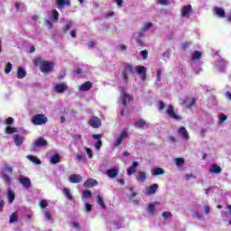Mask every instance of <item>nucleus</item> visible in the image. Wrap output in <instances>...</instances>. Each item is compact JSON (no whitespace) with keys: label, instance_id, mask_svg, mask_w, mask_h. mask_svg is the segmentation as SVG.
Wrapping results in <instances>:
<instances>
[{"label":"nucleus","instance_id":"4","mask_svg":"<svg viewBox=\"0 0 231 231\" xmlns=\"http://www.w3.org/2000/svg\"><path fill=\"white\" fill-rule=\"evenodd\" d=\"M127 136H128L127 130L123 129L118 138L114 142V147H120V145H122L124 140H125Z\"/></svg>","mask_w":231,"mask_h":231},{"label":"nucleus","instance_id":"28","mask_svg":"<svg viewBox=\"0 0 231 231\" xmlns=\"http://www.w3.org/2000/svg\"><path fill=\"white\" fill-rule=\"evenodd\" d=\"M7 198L9 203H14V201H15V193L11 189H8L7 190Z\"/></svg>","mask_w":231,"mask_h":231},{"label":"nucleus","instance_id":"1","mask_svg":"<svg viewBox=\"0 0 231 231\" xmlns=\"http://www.w3.org/2000/svg\"><path fill=\"white\" fill-rule=\"evenodd\" d=\"M33 64L36 67L39 66V69L42 73H50V71L53 70V66H55L53 61L44 60L42 58H36L33 60Z\"/></svg>","mask_w":231,"mask_h":231},{"label":"nucleus","instance_id":"54","mask_svg":"<svg viewBox=\"0 0 231 231\" xmlns=\"http://www.w3.org/2000/svg\"><path fill=\"white\" fill-rule=\"evenodd\" d=\"M158 106L160 111H163L165 109V103H163V101H159Z\"/></svg>","mask_w":231,"mask_h":231},{"label":"nucleus","instance_id":"11","mask_svg":"<svg viewBox=\"0 0 231 231\" xmlns=\"http://www.w3.org/2000/svg\"><path fill=\"white\" fill-rule=\"evenodd\" d=\"M208 172H210V174H221L223 172V169L219 167V165L214 163L209 167Z\"/></svg>","mask_w":231,"mask_h":231},{"label":"nucleus","instance_id":"32","mask_svg":"<svg viewBox=\"0 0 231 231\" xmlns=\"http://www.w3.org/2000/svg\"><path fill=\"white\" fill-rule=\"evenodd\" d=\"M26 77V70L23 67L18 68L17 79H24Z\"/></svg>","mask_w":231,"mask_h":231},{"label":"nucleus","instance_id":"26","mask_svg":"<svg viewBox=\"0 0 231 231\" xmlns=\"http://www.w3.org/2000/svg\"><path fill=\"white\" fill-rule=\"evenodd\" d=\"M17 221H19V214H17V211H15L11 214L9 217V223L12 225L14 223H17Z\"/></svg>","mask_w":231,"mask_h":231},{"label":"nucleus","instance_id":"16","mask_svg":"<svg viewBox=\"0 0 231 231\" xmlns=\"http://www.w3.org/2000/svg\"><path fill=\"white\" fill-rule=\"evenodd\" d=\"M14 142L16 145V147H21V145H23V143H24V137H23V135L21 134H14Z\"/></svg>","mask_w":231,"mask_h":231},{"label":"nucleus","instance_id":"24","mask_svg":"<svg viewBox=\"0 0 231 231\" xmlns=\"http://www.w3.org/2000/svg\"><path fill=\"white\" fill-rule=\"evenodd\" d=\"M93 88L91 81H87L79 86V91H89Z\"/></svg>","mask_w":231,"mask_h":231},{"label":"nucleus","instance_id":"14","mask_svg":"<svg viewBox=\"0 0 231 231\" xmlns=\"http://www.w3.org/2000/svg\"><path fill=\"white\" fill-rule=\"evenodd\" d=\"M192 12V5H184L181 9L182 17H190V13Z\"/></svg>","mask_w":231,"mask_h":231},{"label":"nucleus","instance_id":"33","mask_svg":"<svg viewBox=\"0 0 231 231\" xmlns=\"http://www.w3.org/2000/svg\"><path fill=\"white\" fill-rule=\"evenodd\" d=\"M27 158L30 160V162H32V163H35L36 165H41L42 163L37 156L28 155Z\"/></svg>","mask_w":231,"mask_h":231},{"label":"nucleus","instance_id":"37","mask_svg":"<svg viewBox=\"0 0 231 231\" xmlns=\"http://www.w3.org/2000/svg\"><path fill=\"white\" fill-rule=\"evenodd\" d=\"M72 26L71 22L67 21L65 23V25L62 27V33H66V32H68V30H69Z\"/></svg>","mask_w":231,"mask_h":231},{"label":"nucleus","instance_id":"51","mask_svg":"<svg viewBox=\"0 0 231 231\" xmlns=\"http://www.w3.org/2000/svg\"><path fill=\"white\" fill-rule=\"evenodd\" d=\"M45 24H46L47 28H49L50 30H51V28H53V22L51 19L46 20Z\"/></svg>","mask_w":231,"mask_h":231},{"label":"nucleus","instance_id":"22","mask_svg":"<svg viewBox=\"0 0 231 231\" xmlns=\"http://www.w3.org/2000/svg\"><path fill=\"white\" fill-rule=\"evenodd\" d=\"M213 12L214 14L217 15V17H219L220 19H224V17L226 16L225 9H223V7H215Z\"/></svg>","mask_w":231,"mask_h":231},{"label":"nucleus","instance_id":"61","mask_svg":"<svg viewBox=\"0 0 231 231\" xmlns=\"http://www.w3.org/2000/svg\"><path fill=\"white\" fill-rule=\"evenodd\" d=\"M44 216L48 221H51V214L50 212H45Z\"/></svg>","mask_w":231,"mask_h":231},{"label":"nucleus","instance_id":"42","mask_svg":"<svg viewBox=\"0 0 231 231\" xmlns=\"http://www.w3.org/2000/svg\"><path fill=\"white\" fill-rule=\"evenodd\" d=\"M175 163H176L177 167H182L185 164V159L176 158L175 159Z\"/></svg>","mask_w":231,"mask_h":231},{"label":"nucleus","instance_id":"8","mask_svg":"<svg viewBox=\"0 0 231 231\" xmlns=\"http://www.w3.org/2000/svg\"><path fill=\"white\" fill-rule=\"evenodd\" d=\"M92 138H94V140H97L96 144H95V150L96 151H100V149L102 148V134H92Z\"/></svg>","mask_w":231,"mask_h":231},{"label":"nucleus","instance_id":"39","mask_svg":"<svg viewBox=\"0 0 231 231\" xmlns=\"http://www.w3.org/2000/svg\"><path fill=\"white\" fill-rule=\"evenodd\" d=\"M91 196H93V193H91V191L88 189H86L82 192V198H84L85 199H89Z\"/></svg>","mask_w":231,"mask_h":231},{"label":"nucleus","instance_id":"53","mask_svg":"<svg viewBox=\"0 0 231 231\" xmlns=\"http://www.w3.org/2000/svg\"><path fill=\"white\" fill-rule=\"evenodd\" d=\"M193 106H196V99L194 97L191 98V101L187 105V107L188 109H190V107H193Z\"/></svg>","mask_w":231,"mask_h":231},{"label":"nucleus","instance_id":"64","mask_svg":"<svg viewBox=\"0 0 231 231\" xmlns=\"http://www.w3.org/2000/svg\"><path fill=\"white\" fill-rule=\"evenodd\" d=\"M226 97L231 101V93L230 91L226 92Z\"/></svg>","mask_w":231,"mask_h":231},{"label":"nucleus","instance_id":"48","mask_svg":"<svg viewBox=\"0 0 231 231\" xmlns=\"http://www.w3.org/2000/svg\"><path fill=\"white\" fill-rule=\"evenodd\" d=\"M121 79H123V82L125 84H127V72L123 70V72L121 73Z\"/></svg>","mask_w":231,"mask_h":231},{"label":"nucleus","instance_id":"19","mask_svg":"<svg viewBox=\"0 0 231 231\" xmlns=\"http://www.w3.org/2000/svg\"><path fill=\"white\" fill-rule=\"evenodd\" d=\"M32 145L33 147H46V145H48V141L44 138H38L33 142Z\"/></svg>","mask_w":231,"mask_h":231},{"label":"nucleus","instance_id":"5","mask_svg":"<svg viewBox=\"0 0 231 231\" xmlns=\"http://www.w3.org/2000/svg\"><path fill=\"white\" fill-rule=\"evenodd\" d=\"M166 113L168 116H170V118H172V120H181V116L176 114V111L174 110V106L172 105L167 106Z\"/></svg>","mask_w":231,"mask_h":231},{"label":"nucleus","instance_id":"12","mask_svg":"<svg viewBox=\"0 0 231 231\" xmlns=\"http://www.w3.org/2000/svg\"><path fill=\"white\" fill-rule=\"evenodd\" d=\"M136 171H138V162L134 161L127 169V176H133L134 174H136Z\"/></svg>","mask_w":231,"mask_h":231},{"label":"nucleus","instance_id":"62","mask_svg":"<svg viewBox=\"0 0 231 231\" xmlns=\"http://www.w3.org/2000/svg\"><path fill=\"white\" fill-rule=\"evenodd\" d=\"M82 69L80 68H77L75 70H74V73H76L77 75H82Z\"/></svg>","mask_w":231,"mask_h":231},{"label":"nucleus","instance_id":"36","mask_svg":"<svg viewBox=\"0 0 231 231\" xmlns=\"http://www.w3.org/2000/svg\"><path fill=\"white\" fill-rule=\"evenodd\" d=\"M199 59H201V51H196L192 54L191 60H199Z\"/></svg>","mask_w":231,"mask_h":231},{"label":"nucleus","instance_id":"17","mask_svg":"<svg viewBox=\"0 0 231 231\" xmlns=\"http://www.w3.org/2000/svg\"><path fill=\"white\" fill-rule=\"evenodd\" d=\"M147 180V172L145 171H138L136 176V181L138 183H143Z\"/></svg>","mask_w":231,"mask_h":231},{"label":"nucleus","instance_id":"9","mask_svg":"<svg viewBox=\"0 0 231 231\" xmlns=\"http://www.w3.org/2000/svg\"><path fill=\"white\" fill-rule=\"evenodd\" d=\"M134 125L137 127V129H149V124H146L143 119H138L134 123Z\"/></svg>","mask_w":231,"mask_h":231},{"label":"nucleus","instance_id":"52","mask_svg":"<svg viewBox=\"0 0 231 231\" xmlns=\"http://www.w3.org/2000/svg\"><path fill=\"white\" fill-rule=\"evenodd\" d=\"M218 118H219V122H220V123H223V122H225V121L226 120L227 116H226V115H225V114H220V115L218 116Z\"/></svg>","mask_w":231,"mask_h":231},{"label":"nucleus","instance_id":"31","mask_svg":"<svg viewBox=\"0 0 231 231\" xmlns=\"http://www.w3.org/2000/svg\"><path fill=\"white\" fill-rule=\"evenodd\" d=\"M49 19L54 23L59 21V11H57V9H53L51 11V16Z\"/></svg>","mask_w":231,"mask_h":231},{"label":"nucleus","instance_id":"55","mask_svg":"<svg viewBox=\"0 0 231 231\" xmlns=\"http://www.w3.org/2000/svg\"><path fill=\"white\" fill-rule=\"evenodd\" d=\"M5 125H14V118H13V117H8V118L5 120Z\"/></svg>","mask_w":231,"mask_h":231},{"label":"nucleus","instance_id":"7","mask_svg":"<svg viewBox=\"0 0 231 231\" xmlns=\"http://www.w3.org/2000/svg\"><path fill=\"white\" fill-rule=\"evenodd\" d=\"M137 75H141V79L143 82H145L147 79V69L143 66H136L134 68Z\"/></svg>","mask_w":231,"mask_h":231},{"label":"nucleus","instance_id":"20","mask_svg":"<svg viewBox=\"0 0 231 231\" xmlns=\"http://www.w3.org/2000/svg\"><path fill=\"white\" fill-rule=\"evenodd\" d=\"M69 183H80L82 181V176L80 174H72L69 178Z\"/></svg>","mask_w":231,"mask_h":231},{"label":"nucleus","instance_id":"10","mask_svg":"<svg viewBox=\"0 0 231 231\" xmlns=\"http://www.w3.org/2000/svg\"><path fill=\"white\" fill-rule=\"evenodd\" d=\"M178 134L181 136L184 140H190V135H189V132L185 126H180L178 129Z\"/></svg>","mask_w":231,"mask_h":231},{"label":"nucleus","instance_id":"50","mask_svg":"<svg viewBox=\"0 0 231 231\" xmlns=\"http://www.w3.org/2000/svg\"><path fill=\"white\" fill-rule=\"evenodd\" d=\"M10 71H12V63L8 62L5 69V73H6L8 75V73H10Z\"/></svg>","mask_w":231,"mask_h":231},{"label":"nucleus","instance_id":"46","mask_svg":"<svg viewBox=\"0 0 231 231\" xmlns=\"http://www.w3.org/2000/svg\"><path fill=\"white\" fill-rule=\"evenodd\" d=\"M140 53L143 60H147V59H149V51H147V50L142 51Z\"/></svg>","mask_w":231,"mask_h":231},{"label":"nucleus","instance_id":"40","mask_svg":"<svg viewBox=\"0 0 231 231\" xmlns=\"http://www.w3.org/2000/svg\"><path fill=\"white\" fill-rule=\"evenodd\" d=\"M5 133L6 134H13V133H17V128L8 125L5 128Z\"/></svg>","mask_w":231,"mask_h":231},{"label":"nucleus","instance_id":"30","mask_svg":"<svg viewBox=\"0 0 231 231\" xmlns=\"http://www.w3.org/2000/svg\"><path fill=\"white\" fill-rule=\"evenodd\" d=\"M124 70L130 75H134V67L132 64L126 63Z\"/></svg>","mask_w":231,"mask_h":231},{"label":"nucleus","instance_id":"59","mask_svg":"<svg viewBox=\"0 0 231 231\" xmlns=\"http://www.w3.org/2000/svg\"><path fill=\"white\" fill-rule=\"evenodd\" d=\"M162 80V69L157 70V81L160 82Z\"/></svg>","mask_w":231,"mask_h":231},{"label":"nucleus","instance_id":"35","mask_svg":"<svg viewBox=\"0 0 231 231\" xmlns=\"http://www.w3.org/2000/svg\"><path fill=\"white\" fill-rule=\"evenodd\" d=\"M64 196H66V198L71 201V199H73V196L71 195V192H69V190L68 189V188H64L62 190Z\"/></svg>","mask_w":231,"mask_h":231},{"label":"nucleus","instance_id":"15","mask_svg":"<svg viewBox=\"0 0 231 231\" xmlns=\"http://www.w3.org/2000/svg\"><path fill=\"white\" fill-rule=\"evenodd\" d=\"M57 8L62 10L65 6H71V2L69 0H57Z\"/></svg>","mask_w":231,"mask_h":231},{"label":"nucleus","instance_id":"27","mask_svg":"<svg viewBox=\"0 0 231 231\" xmlns=\"http://www.w3.org/2000/svg\"><path fill=\"white\" fill-rule=\"evenodd\" d=\"M162 174H165V170L162 168L152 169V176H162Z\"/></svg>","mask_w":231,"mask_h":231},{"label":"nucleus","instance_id":"25","mask_svg":"<svg viewBox=\"0 0 231 231\" xmlns=\"http://www.w3.org/2000/svg\"><path fill=\"white\" fill-rule=\"evenodd\" d=\"M106 175L108 178L115 179L116 176H118V170L117 169H108L106 170Z\"/></svg>","mask_w":231,"mask_h":231},{"label":"nucleus","instance_id":"41","mask_svg":"<svg viewBox=\"0 0 231 231\" xmlns=\"http://www.w3.org/2000/svg\"><path fill=\"white\" fill-rule=\"evenodd\" d=\"M97 204L100 205L101 208H106V204L104 203V199H102V196L97 195Z\"/></svg>","mask_w":231,"mask_h":231},{"label":"nucleus","instance_id":"63","mask_svg":"<svg viewBox=\"0 0 231 231\" xmlns=\"http://www.w3.org/2000/svg\"><path fill=\"white\" fill-rule=\"evenodd\" d=\"M199 134H201V135L207 134V129L201 128V129L199 130Z\"/></svg>","mask_w":231,"mask_h":231},{"label":"nucleus","instance_id":"58","mask_svg":"<svg viewBox=\"0 0 231 231\" xmlns=\"http://www.w3.org/2000/svg\"><path fill=\"white\" fill-rule=\"evenodd\" d=\"M72 226H74L76 230H80V224H79V222H72Z\"/></svg>","mask_w":231,"mask_h":231},{"label":"nucleus","instance_id":"29","mask_svg":"<svg viewBox=\"0 0 231 231\" xmlns=\"http://www.w3.org/2000/svg\"><path fill=\"white\" fill-rule=\"evenodd\" d=\"M50 162L53 165H56V163H60V155H59V153L51 155V159H50Z\"/></svg>","mask_w":231,"mask_h":231},{"label":"nucleus","instance_id":"43","mask_svg":"<svg viewBox=\"0 0 231 231\" xmlns=\"http://www.w3.org/2000/svg\"><path fill=\"white\" fill-rule=\"evenodd\" d=\"M2 178H3L4 181H6V183H8V185H10V183H12V177H10L8 174H3Z\"/></svg>","mask_w":231,"mask_h":231},{"label":"nucleus","instance_id":"38","mask_svg":"<svg viewBox=\"0 0 231 231\" xmlns=\"http://www.w3.org/2000/svg\"><path fill=\"white\" fill-rule=\"evenodd\" d=\"M147 208L148 214L150 216H152V214H154V211L156 210V208L154 207L153 204H147Z\"/></svg>","mask_w":231,"mask_h":231},{"label":"nucleus","instance_id":"57","mask_svg":"<svg viewBox=\"0 0 231 231\" xmlns=\"http://www.w3.org/2000/svg\"><path fill=\"white\" fill-rule=\"evenodd\" d=\"M204 214H210V208L208 206H204L202 208Z\"/></svg>","mask_w":231,"mask_h":231},{"label":"nucleus","instance_id":"23","mask_svg":"<svg viewBox=\"0 0 231 231\" xmlns=\"http://www.w3.org/2000/svg\"><path fill=\"white\" fill-rule=\"evenodd\" d=\"M97 180L94 179H88L87 180L84 184L83 187H85V189H93V187H95V185H97Z\"/></svg>","mask_w":231,"mask_h":231},{"label":"nucleus","instance_id":"18","mask_svg":"<svg viewBox=\"0 0 231 231\" xmlns=\"http://www.w3.org/2000/svg\"><path fill=\"white\" fill-rule=\"evenodd\" d=\"M158 184L157 183H154V184H152L150 187H148L146 189V194L148 196H152L154 194H156L157 190H158Z\"/></svg>","mask_w":231,"mask_h":231},{"label":"nucleus","instance_id":"3","mask_svg":"<svg viewBox=\"0 0 231 231\" xmlns=\"http://www.w3.org/2000/svg\"><path fill=\"white\" fill-rule=\"evenodd\" d=\"M122 104H123V109L121 110V115L123 116H125V107H127L126 102H131V96L127 93H125V90H122Z\"/></svg>","mask_w":231,"mask_h":231},{"label":"nucleus","instance_id":"21","mask_svg":"<svg viewBox=\"0 0 231 231\" xmlns=\"http://www.w3.org/2000/svg\"><path fill=\"white\" fill-rule=\"evenodd\" d=\"M54 89L57 93H64L68 89V85L66 83H60L55 85Z\"/></svg>","mask_w":231,"mask_h":231},{"label":"nucleus","instance_id":"44","mask_svg":"<svg viewBox=\"0 0 231 231\" xmlns=\"http://www.w3.org/2000/svg\"><path fill=\"white\" fill-rule=\"evenodd\" d=\"M152 28V23L148 22L145 23V25L143 27L142 32H147V30Z\"/></svg>","mask_w":231,"mask_h":231},{"label":"nucleus","instance_id":"34","mask_svg":"<svg viewBox=\"0 0 231 231\" xmlns=\"http://www.w3.org/2000/svg\"><path fill=\"white\" fill-rule=\"evenodd\" d=\"M14 172V169L8 165H5L2 171V174H12Z\"/></svg>","mask_w":231,"mask_h":231},{"label":"nucleus","instance_id":"47","mask_svg":"<svg viewBox=\"0 0 231 231\" xmlns=\"http://www.w3.org/2000/svg\"><path fill=\"white\" fill-rule=\"evenodd\" d=\"M85 152L86 153L88 154V158H93V150H91V148H88V147H85Z\"/></svg>","mask_w":231,"mask_h":231},{"label":"nucleus","instance_id":"49","mask_svg":"<svg viewBox=\"0 0 231 231\" xmlns=\"http://www.w3.org/2000/svg\"><path fill=\"white\" fill-rule=\"evenodd\" d=\"M39 207H41V208H46V207H48V201L46 199L41 200Z\"/></svg>","mask_w":231,"mask_h":231},{"label":"nucleus","instance_id":"45","mask_svg":"<svg viewBox=\"0 0 231 231\" xmlns=\"http://www.w3.org/2000/svg\"><path fill=\"white\" fill-rule=\"evenodd\" d=\"M162 216L164 219H169V217H172V213L170 211H164L162 213Z\"/></svg>","mask_w":231,"mask_h":231},{"label":"nucleus","instance_id":"13","mask_svg":"<svg viewBox=\"0 0 231 231\" xmlns=\"http://www.w3.org/2000/svg\"><path fill=\"white\" fill-rule=\"evenodd\" d=\"M19 181L25 189H30L32 187V180L28 177L22 176L20 177Z\"/></svg>","mask_w":231,"mask_h":231},{"label":"nucleus","instance_id":"2","mask_svg":"<svg viewBox=\"0 0 231 231\" xmlns=\"http://www.w3.org/2000/svg\"><path fill=\"white\" fill-rule=\"evenodd\" d=\"M32 124L33 125H44V124H48V117L44 114H36L32 118Z\"/></svg>","mask_w":231,"mask_h":231},{"label":"nucleus","instance_id":"6","mask_svg":"<svg viewBox=\"0 0 231 231\" xmlns=\"http://www.w3.org/2000/svg\"><path fill=\"white\" fill-rule=\"evenodd\" d=\"M88 125H90V127H93V129H98L99 127H102V121L97 116H92L88 120Z\"/></svg>","mask_w":231,"mask_h":231},{"label":"nucleus","instance_id":"60","mask_svg":"<svg viewBox=\"0 0 231 231\" xmlns=\"http://www.w3.org/2000/svg\"><path fill=\"white\" fill-rule=\"evenodd\" d=\"M160 5L167 6L169 5V0H159Z\"/></svg>","mask_w":231,"mask_h":231},{"label":"nucleus","instance_id":"56","mask_svg":"<svg viewBox=\"0 0 231 231\" xmlns=\"http://www.w3.org/2000/svg\"><path fill=\"white\" fill-rule=\"evenodd\" d=\"M93 207V205L89 204V203H86L85 204V210L86 212H91V208Z\"/></svg>","mask_w":231,"mask_h":231}]
</instances>
